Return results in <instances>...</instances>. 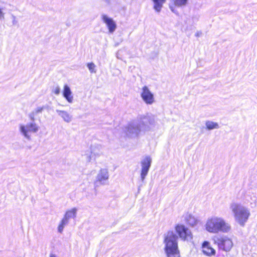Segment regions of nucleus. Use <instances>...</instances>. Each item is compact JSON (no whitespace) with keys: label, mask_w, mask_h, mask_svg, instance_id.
<instances>
[{"label":"nucleus","mask_w":257,"mask_h":257,"mask_svg":"<svg viewBox=\"0 0 257 257\" xmlns=\"http://www.w3.org/2000/svg\"><path fill=\"white\" fill-rule=\"evenodd\" d=\"M170 9H171V10L174 13H176V11H175L174 9L173 8V7L172 6H170Z\"/></svg>","instance_id":"bb28decb"},{"label":"nucleus","mask_w":257,"mask_h":257,"mask_svg":"<svg viewBox=\"0 0 257 257\" xmlns=\"http://www.w3.org/2000/svg\"><path fill=\"white\" fill-rule=\"evenodd\" d=\"M206 229L208 231L212 233H217L220 231L227 232L229 231L230 227L222 218L214 217L207 221Z\"/></svg>","instance_id":"20e7f679"},{"label":"nucleus","mask_w":257,"mask_h":257,"mask_svg":"<svg viewBox=\"0 0 257 257\" xmlns=\"http://www.w3.org/2000/svg\"><path fill=\"white\" fill-rule=\"evenodd\" d=\"M43 111V109L42 107H38L36 108L35 110H34L33 111L30 112L28 116L30 118V119L31 121H35V116L37 115L38 113H41Z\"/></svg>","instance_id":"f3484780"},{"label":"nucleus","mask_w":257,"mask_h":257,"mask_svg":"<svg viewBox=\"0 0 257 257\" xmlns=\"http://www.w3.org/2000/svg\"><path fill=\"white\" fill-rule=\"evenodd\" d=\"M177 239L178 236L173 231L164 234V250L167 257H179Z\"/></svg>","instance_id":"f03ea898"},{"label":"nucleus","mask_w":257,"mask_h":257,"mask_svg":"<svg viewBox=\"0 0 257 257\" xmlns=\"http://www.w3.org/2000/svg\"><path fill=\"white\" fill-rule=\"evenodd\" d=\"M39 126L35 123V121H31V122L26 125L20 124V131L24 137L28 140H31V136L29 133H36L39 130Z\"/></svg>","instance_id":"423d86ee"},{"label":"nucleus","mask_w":257,"mask_h":257,"mask_svg":"<svg viewBox=\"0 0 257 257\" xmlns=\"http://www.w3.org/2000/svg\"><path fill=\"white\" fill-rule=\"evenodd\" d=\"M154 118L149 115H139L136 119L130 121L124 127L123 132L131 138L138 136L141 132L149 131L154 125Z\"/></svg>","instance_id":"f257e3e1"},{"label":"nucleus","mask_w":257,"mask_h":257,"mask_svg":"<svg viewBox=\"0 0 257 257\" xmlns=\"http://www.w3.org/2000/svg\"><path fill=\"white\" fill-rule=\"evenodd\" d=\"M13 21L12 23L13 25H16L18 24V21L16 20V17L14 15H12Z\"/></svg>","instance_id":"b1692460"},{"label":"nucleus","mask_w":257,"mask_h":257,"mask_svg":"<svg viewBox=\"0 0 257 257\" xmlns=\"http://www.w3.org/2000/svg\"><path fill=\"white\" fill-rule=\"evenodd\" d=\"M87 66L91 73L96 72V70H95V65L93 62L88 63Z\"/></svg>","instance_id":"4be33fe9"},{"label":"nucleus","mask_w":257,"mask_h":257,"mask_svg":"<svg viewBox=\"0 0 257 257\" xmlns=\"http://www.w3.org/2000/svg\"><path fill=\"white\" fill-rule=\"evenodd\" d=\"M141 96L144 101L147 104H152L155 101L153 93L147 86L143 87Z\"/></svg>","instance_id":"1a4fd4ad"},{"label":"nucleus","mask_w":257,"mask_h":257,"mask_svg":"<svg viewBox=\"0 0 257 257\" xmlns=\"http://www.w3.org/2000/svg\"><path fill=\"white\" fill-rule=\"evenodd\" d=\"M109 177L108 172L106 169H101L96 177V181L95 182L94 184L97 186V183H99L100 184L104 185L105 181L108 180Z\"/></svg>","instance_id":"9b49d317"},{"label":"nucleus","mask_w":257,"mask_h":257,"mask_svg":"<svg viewBox=\"0 0 257 257\" xmlns=\"http://www.w3.org/2000/svg\"><path fill=\"white\" fill-rule=\"evenodd\" d=\"M230 208L234 213L235 221L241 226H244L250 215L249 210L245 207L237 203H232Z\"/></svg>","instance_id":"7ed1b4c3"},{"label":"nucleus","mask_w":257,"mask_h":257,"mask_svg":"<svg viewBox=\"0 0 257 257\" xmlns=\"http://www.w3.org/2000/svg\"><path fill=\"white\" fill-rule=\"evenodd\" d=\"M62 93L63 97L69 103H72L73 102V96L70 87L68 85L65 84L64 86Z\"/></svg>","instance_id":"f8f14e48"},{"label":"nucleus","mask_w":257,"mask_h":257,"mask_svg":"<svg viewBox=\"0 0 257 257\" xmlns=\"http://www.w3.org/2000/svg\"><path fill=\"white\" fill-rule=\"evenodd\" d=\"M104 2H105L106 3L109 4L110 2V0H103Z\"/></svg>","instance_id":"c85d7f7f"},{"label":"nucleus","mask_w":257,"mask_h":257,"mask_svg":"<svg viewBox=\"0 0 257 257\" xmlns=\"http://www.w3.org/2000/svg\"><path fill=\"white\" fill-rule=\"evenodd\" d=\"M50 257H56V256H55V255H54V254H51V255H50Z\"/></svg>","instance_id":"c756f323"},{"label":"nucleus","mask_w":257,"mask_h":257,"mask_svg":"<svg viewBox=\"0 0 257 257\" xmlns=\"http://www.w3.org/2000/svg\"><path fill=\"white\" fill-rule=\"evenodd\" d=\"M3 15V13L2 11V10L0 9V18H1V17Z\"/></svg>","instance_id":"cd10ccee"},{"label":"nucleus","mask_w":257,"mask_h":257,"mask_svg":"<svg viewBox=\"0 0 257 257\" xmlns=\"http://www.w3.org/2000/svg\"><path fill=\"white\" fill-rule=\"evenodd\" d=\"M42 108L43 109V110L44 109L49 110L50 106L48 105H43V106H42Z\"/></svg>","instance_id":"a878e982"},{"label":"nucleus","mask_w":257,"mask_h":257,"mask_svg":"<svg viewBox=\"0 0 257 257\" xmlns=\"http://www.w3.org/2000/svg\"><path fill=\"white\" fill-rule=\"evenodd\" d=\"M206 128L208 130H212L213 129H217L219 128V124L217 122H213L210 120H207L205 122Z\"/></svg>","instance_id":"6ab92c4d"},{"label":"nucleus","mask_w":257,"mask_h":257,"mask_svg":"<svg viewBox=\"0 0 257 257\" xmlns=\"http://www.w3.org/2000/svg\"><path fill=\"white\" fill-rule=\"evenodd\" d=\"M91 155H89V156H87V161L88 162H90L91 159V157H92V154H93V152H92V150L91 149Z\"/></svg>","instance_id":"393cba45"},{"label":"nucleus","mask_w":257,"mask_h":257,"mask_svg":"<svg viewBox=\"0 0 257 257\" xmlns=\"http://www.w3.org/2000/svg\"><path fill=\"white\" fill-rule=\"evenodd\" d=\"M185 220L186 223L191 226H195L198 222V220L194 216L188 213L185 215Z\"/></svg>","instance_id":"2eb2a0df"},{"label":"nucleus","mask_w":257,"mask_h":257,"mask_svg":"<svg viewBox=\"0 0 257 257\" xmlns=\"http://www.w3.org/2000/svg\"><path fill=\"white\" fill-rule=\"evenodd\" d=\"M214 240L220 250L228 252L232 247L233 243L232 240L226 236H216Z\"/></svg>","instance_id":"39448f33"},{"label":"nucleus","mask_w":257,"mask_h":257,"mask_svg":"<svg viewBox=\"0 0 257 257\" xmlns=\"http://www.w3.org/2000/svg\"><path fill=\"white\" fill-rule=\"evenodd\" d=\"M68 223V221H67L64 218H63V219H62L60 223L59 224V225L58 227V231L60 233H62L63 230L65 225L67 224Z\"/></svg>","instance_id":"412c9836"},{"label":"nucleus","mask_w":257,"mask_h":257,"mask_svg":"<svg viewBox=\"0 0 257 257\" xmlns=\"http://www.w3.org/2000/svg\"><path fill=\"white\" fill-rule=\"evenodd\" d=\"M154 4V8L157 12H160L165 0H152Z\"/></svg>","instance_id":"a211bd4d"},{"label":"nucleus","mask_w":257,"mask_h":257,"mask_svg":"<svg viewBox=\"0 0 257 257\" xmlns=\"http://www.w3.org/2000/svg\"><path fill=\"white\" fill-rule=\"evenodd\" d=\"M56 111L58 114L63 118L64 121L68 123L71 121L72 119V116L70 115L68 112L59 109H56Z\"/></svg>","instance_id":"4468645a"},{"label":"nucleus","mask_w":257,"mask_h":257,"mask_svg":"<svg viewBox=\"0 0 257 257\" xmlns=\"http://www.w3.org/2000/svg\"><path fill=\"white\" fill-rule=\"evenodd\" d=\"M152 159L150 156H146L141 162L142 167L141 172V178L143 182L147 175L151 166Z\"/></svg>","instance_id":"6e6552de"},{"label":"nucleus","mask_w":257,"mask_h":257,"mask_svg":"<svg viewBox=\"0 0 257 257\" xmlns=\"http://www.w3.org/2000/svg\"><path fill=\"white\" fill-rule=\"evenodd\" d=\"M53 92L56 95H58L60 92V88L57 86L56 88L53 90Z\"/></svg>","instance_id":"5701e85b"},{"label":"nucleus","mask_w":257,"mask_h":257,"mask_svg":"<svg viewBox=\"0 0 257 257\" xmlns=\"http://www.w3.org/2000/svg\"><path fill=\"white\" fill-rule=\"evenodd\" d=\"M101 20L105 23L110 33H113L116 29V24L114 21L105 14L101 15Z\"/></svg>","instance_id":"9d476101"},{"label":"nucleus","mask_w":257,"mask_h":257,"mask_svg":"<svg viewBox=\"0 0 257 257\" xmlns=\"http://www.w3.org/2000/svg\"><path fill=\"white\" fill-rule=\"evenodd\" d=\"M175 6L178 7H183L185 6L188 2V0H174Z\"/></svg>","instance_id":"aec40b11"},{"label":"nucleus","mask_w":257,"mask_h":257,"mask_svg":"<svg viewBox=\"0 0 257 257\" xmlns=\"http://www.w3.org/2000/svg\"><path fill=\"white\" fill-rule=\"evenodd\" d=\"M175 229L179 237L183 240H189L192 239L193 236L191 231L185 225L177 224Z\"/></svg>","instance_id":"0eeeda50"},{"label":"nucleus","mask_w":257,"mask_h":257,"mask_svg":"<svg viewBox=\"0 0 257 257\" xmlns=\"http://www.w3.org/2000/svg\"><path fill=\"white\" fill-rule=\"evenodd\" d=\"M203 252L207 255H213L215 253V250L210 246L209 243L205 241L202 244Z\"/></svg>","instance_id":"ddd939ff"},{"label":"nucleus","mask_w":257,"mask_h":257,"mask_svg":"<svg viewBox=\"0 0 257 257\" xmlns=\"http://www.w3.org/2000/svg\"><path fill=\"white\" fill-rule=\"evenodd\" d=\"M77 209L76 208H73L71 210L67 211L64 216V218L67 221H69L70 218H74L76 216Z\"/></svg>","instance_id":"dca6fc26"}]
</instances>
